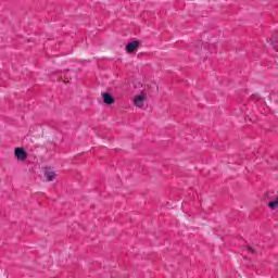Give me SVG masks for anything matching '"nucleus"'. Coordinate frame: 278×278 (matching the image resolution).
Listing matches in <instances>:
<instances>
[{"mask_svg": "<svg viewBox=\"0 0 278 278\" xmlns=\"http://www.w3.org/2000/svg\"><path fill=\"white\" fill-rule=\"evenodd\" d=\"M144 101H147V94L146 93L138 94L134 99V105L136 108H144Z\"/></svg>", "mask_w": 278, "mask_h": 278, "instance_id": "nucleus-1", "label": "nucleus"}, {"mask_svg": "<svg viewBox=\"0 0 278 278\" xmlns=\"http://www.w3.org/2000/svg\"><path fill=\"white\" fill-rule=\"evenodd\" d=\"M15 157L18 162H25V160H27V152H25L23 148H16Z\"/></svg>", "mask_w": 278, "mask_h": 278, "instance_id": "nucleus-2", "label": "nucleus"}, {"mask_svg": "<svg viewBox=\"0 0 278 278\" xmlns=\"http://www.w3.org/2000/svg\"><path fill=\"white\" fill-rule=\"evenodd\" d=\"M43 176L46 177L47 181H53V179L58 177V174H55V172H53L51 168L47 167L45 169Z\"/></svg>", "mask_w": 278, "mask_h": 278, "instance_id": "nucleus-3", "label": "nucleus"}, {"mask_svg": "<svg viewBox=\"0 0 278 278\" xmlns=\"http://www.w3.org/2000/svg\"><path fill=\"white\" fill-rule=\"evenodd\" d=\"M138 45H140V41H132L126 46L127 53H134L136 49H138Z\"/></svg>", "mask_w": 278, "mask_h": 278, "instance_id": "nucleus-4", "label": "nucleus"}, {"mask_svg": "<svg viewBox=\"0 0 278 278\" xmlns=\"http://www.w3.org/2000/svg\"><path fill=\"white\" fill-rule=\"evenodd\" d=\"M102 99L105 105H112V103H114V97H112V94L110 93H103Z\"/></svg>", "mask_w": 278, "mask_h": 278, "instance_id": "nucleus-5", "label": "nucleus"}, {"mask_svg": "<svg viewBox=\"0 0 278 278\" xmlns=\"http://www.w3.org/2000/svg\"><path fill=\"white\" fill-rule=\"evenodd\" d=\"M271 45L274 46L275 50L278 51V46L275 43V41H271Z\"/></svg>", "mask_w": 278, "mask_h": 278, "instance_id": "nucleus-6", "label": "nucleus"}, {"mask_svg": "<svg viewBox=\"0 0 278 278\" xmlns=\"http://www.w3.org/2000/svg\"><path fill=\"white\" fill-rule=\"evenodd\" d=\"M248 251H249V253H255V249H253V248H248Z\"/></svg>", "mask_w": 278, "mask_h": 278, "instance_id": "nucleus-7", "label": "nucleus"}]
</instances>
